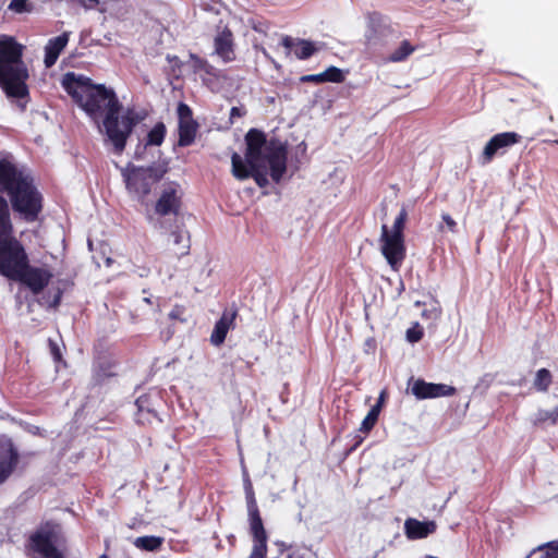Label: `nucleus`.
<instances>
[{
  "label": "nucleus",
  "mask_w": 558,
  "mask_h": 558,
  "mask_svg": "<svg viewBox=\"0 0 558 558\" xmlns=\"http://www.w3.org/2000/svg\"><path fill=\"white\" fill-rule=\"evenodd\" d=\"M114 368L116 363L110 356L102 354V352L98 354L94 363L93 379L95 385H100L107 378L116 376L117 373Z\"/></svg>",
  "instance_id": "20"
},
{
  "label": "nucleus",
  "mask_w": 558,
  "mask_h": 558,
  "mask_svg": "<svg viewBox=\"0 0 558 558\" xmlns=\"http://www.w3.org/2000/svg\"><path fill=\"white\" fill-rule=\"evenodd\" d=\"M551 383V373L547 368H541L536 372L533 386L537 391L546 392Z\"/></svg>",
  "instance_id": "25"
},
{
  "label": "nucleus",
  "mask_w": 558,
  "mask_h": 558,
  "mask_svg": "<svg viewBox=\"0 0 558 558\" xmlns=\"http://www.w3.org/2000/svg\"><path fill=\"white\" fill-rule=\"evenodd\" d=\"M68 41H69V33H66V32L48 40V43L45 47V59H44L45 65L47 68L52 66L57 62L60 53L66 47Z\"/></svg>",
  "instance_id": "21"
},
{
  "label": "nucleus",
  "mask_w": 558,
  "mask_h": 558,
  "mask_svg": "<svg viewBox=\"0 0 558 558\" xmlns=\"http://www.w3.org/2000/svg\"><path fill=\"white\" fill-rule=\"evenodd\" d=\"M171 241L178 248L174 251V254L178 257L184 256L189 254L190 251V238L185 234L183 230L177 229L170 234Z\"/></svg>",
  "instance_id": "23"
},
{
  "label": "nucleus",
  "mask_w": 558,
  "mask_h": 558,
  "mask_svg": "<svg viewBox=\"0 0 558 558\" xmlns=\"http://www.w3.org/2000/svg\"><path fill=\"white\" fill-rule=\"evenodd\" d=\"M234 36L228 25H222L220 21L216 27L214 37V52L223 61L232 62L235 60Z\"/></svg>",
  "instance_id": "14"
},
{
  "label": "nucleus",
  "mask_w": 558,
  "mask_h": 558,
  "mask_svg": "<svg viewBox=\"0 0 558 558\" xmlns=\"http://www.w3.org/2000/svg\"><path fill=\"white\" fill-rule=\"evenodd\" d=\"M549 550L541 551L539 555L532 554L529 558H558V543L551 542L548 544Z\"/></svg>",
  "instance_id": "33"
},
{
  "label": "nucleus",
  "mask_w": 558,
  "mask_h": 558,
  "mask_svg": "<svg viewBox=\"0 0 558 558\" xmlns=\"http://www.w3.org/2000/svg\"><path fill=\"white\" fill-rule=\"evenodd\" d=\"M521 138V135L515 132H502L494 135L483 149V163H489L497 154H505L507 148L519 144Z\"/></svg>",
  "instance_id": "13"
},
{
  "label": "nucleus",
  "mask_w": 558,
  "mask_h": 558,
  "mask_svg": "<svg viewBox=\"0 0 558 558\" xmlns=\"http://www.w3.org/2000/svg\"><path fill=\"white\" fill-rule=\"evenodd\" d=\"M22 58L23 46L13 37L0 39V87L9 98L29 97L26 84L29 74Z\"/></svg>",
  "instance_id": "5"
},
{
  "label": "nucleus",
  "mask_w": 558,
  "mask_h": 558,
  "mask_svg": "<svg viewBox=\"0 0 558 558\" xmlns=\"http://www.w3.org/2000/svg\"><path fill=\"white\" fill-rule=\"evenodd\" d=\"M62 86L73 101L95 122L101 119L105 134L117 155H121L134 128L143 120L135 109H123L116 92L104 84H95L90 77L69 72Z\"/></svg>",
  "instance_id": "1"
},
{
  "label": "nucleus",
  "mask_w": 558,
  "mask_h": 558,
  "mask_svg": "<svg viewBox=\"0 0 558 558\" xmlns=\"http://www.w3.org/2000/svg\"><path fill=\"white\" fill-rule=\"evenodd\" d=\"M287 558H305V557L295 551H291V553H288Z\"/></svg>",
  "instance_id": "44"
},
{
  "label": "nucleus",
  "mask_w": 558,
  "mask_h": 558,
  "mask_svg": "<svg viewBox=\"0 0 558 558\" xmlns=\"http://www.w3.org/2000/svg\"><path fill=\"white\" fill-rule=\"evenodd\" d=\"M236 315L238 312L235 308L225 310L222 312L210 335V342L213 345L219 347L223 343L228 331L234 327Z\"/></svg>",
  "instance_id": "18"
},
{
  "label": "nucleus",
  "mask_w": 558,
  "mask_h": 558,
  "mask_svg": "<svg viewBox=\"0 0 558 558\" xmlns=\"http://www.w3.org/2000/svg\"><path fill=\"white\" fill-rule=\"evenodd\" d=\"M244 142L245 160L238 153L231 156L232 175L240 181L253 178L259 187H265L268 165L272 181L279 183L287 171V144L276 137L267 140L265 132L255 128L246 132Z\"/></svg>",
  "instance_id": "2"
},
{
  "label": "nucleus",
  "mask_w": 558,
  "mask_h": 558,
  "mask_svg": "<svg viewBox=\"0 0 558 558\" xmlns=\"http://www.w3.org/2000/svg\"><path fill=\"white\" fill-rule=\"evenodd\" d=\"M424 336V329L418 323H414L405 332V338L410 343L420 341Z\"/></svg>",
  "instance_id": "32"
},
{
  "label": "nucleus",
  "mask_w": 558,
  "mask_h": 558,
  "mask_svg": "<svg viewBox=\"0 0 558 558\" xmlns=\"http://www.w3.org/2000/svg\"><path fill=\"white\" fill-rule=\"evenodd\" d=\"M274 545L278 548V551L280 555L284 554L286 551L291 553L292 545L288 544L283 541L277 539L274 542Z\"/></svg>",
  "instance_id": "39"
},
{
  "label": "nucleus",
  "mask_w": 558,
  "mask_h": 558,
  "mask_svg": "<svg viewBox=\"0 0 558 558\" xmlns=\"http://www.w3.org/2000/svg\"><path fill=\"white\" fill-rule=\"evenodd\" d=\"M19 463L20 452L13 440L5 435L0 436V485L10 478Z\"/></svg>",
  "instance_id": "12"
},
{
  "label": "nucleus",
  "mask_w": 558,
  "mask_h": 558,
  "mask_svg": "<svg viewBox=\"0 0 558 558\" xmlns=\"http://www.w3.org/2000/svg\"><path fill=\"white\" fill-rule=\"evenodd\" d=\"M245 114V111H243L241 108L239 107H232L231 110H230V119H233V118H241Z\"/></svg>",
  "instance_id": "42"
},
{
  "label": "nucleus",
  "mask_w": 558,
  "mask_h": 558,
  "mask_svg": "<svg viewBox=\"0 0 558 558\" xmlns=\"http://www.w3.org/2000/svg\"><path fill=\"white\" fill-rule=\"evenodd\" d=\"M387 399H388V391L386 388H384L378 396L376 404H374L372 408H377V412L380 413Z\"/></svg>",
  "instance_id": "38"
},
{
  "label": "nucleus",
  "mask_w": 558,
  "mask_h": 558,
  "mask_svg": "<svg viewBox=\"0 0 558 558\" xmlns=\"http://www.w3.org/2000/svg\"><path fill=\"white\" fill-rule=\"evenodd\" d=\"M546 422H550L551 425L558 424V407L551 411L541 410L537 412L534 424L538 426Z\"/></svg>",
  "instance_id": "29"
},
{
  "label": "nucleus",
  "mask_w": 558,
  "mask_h": 558,
  "mask_svg": "<svg viewBox=\"0 0 558 558\" xmlns=\"http://www.w3.org/2000/svg\"><path fill=\"white\" fill-rule=\"evenodd\" d=\"M179 125H178V145L187 147L192 145L196 138L198 123L193 118V111L189 105L179 102L177 108Z\"/></svg>",
  "instance_id": "11"
},
{
  "label": "nucleus",
  "mask_w": 558,
  "mask_h": 558,
  "mask_svg": "<svg viewBox=\"0 0 558 558\" xmlns=\"http://www.w3.org/2000/svg\"><path fill=\"white\" fill-rule=\"evenodd\" d=\"M128 192L143 202L158 183L162 173L153 167H132L122 172Z\"/></svg>",
  "instance_id": "9"
},
{
  "label": "nucleus",
  "mask_w": 558,
  "mask_h": 558,
  "mask_svg": "<svg viewBox=\"0 0 558 558\" xmlns=\"http://www.w3.org/2000/svg\"><path fill=\"white\" fill-rule=\"evenodd\" d=\"M441 218L450 232L456 233L458 231V225L449 214H442Z\"/></svg>",
  "instance_id": "36"
},
{
  "label": "nucleus",
  "mask_w": 558,
  "mask_h": 558,
  "mask_svg": "<svg viewBox=\"0 0 558 558\" xmlns=\"http://www.w3.org/2000/svg\"><path fill=\"white\" fill-rule=\"evenodd\" d=\"M58 283L60 286L56 289L52 299L49 301V307L53 310L60 306L64 291L74 286V282L68 279L59 280Z\"/></svg>",
  "instance_id": "26"
},
{
  "label": "nucleus",
  "mask_w": 558,
  "mask_h": 558,
  "mask_svg": "<svg viewBox=\"0 0 558 558\" xmlns=\"http://www.w3.org/2000/svg\"><path fill=\"white\" fill-rule=\"evenodd\" d=\"M99 558H109V556L107 554H102L99 556Z\"/></svg>",
  "instance_id": "46"
},
{
  "label": "nucleus",
  "mask_w": 558,
  "mask_h": 558,
  "mask_svg": "<svg viewBox=\"0 0 558 558\" xmlns=\"http://www.w3.org/2000/svg\"><path fill=\"white\" fill-rule=\"evenodd\" d=\"M183 192L179 183L169 182L166 184L155 203L154 211L160 218L173 217L174 220L182 210Z\"/></svg>",
  "instance_id": "10"
},
{
  "label": "nucleus",
  "mask_w": 558,
  "mask_h": 558,
  "mask_svg": "<svg viewBox=\"0 0 558 558\" xmlns=\"http://www.w3.org/2000/svg\"><path fill=\"white\" fill-rule=\"evenodd\" d=\"M167 129L163 122H157L148 132L146 145L160 146L166 137Z\"/></svg>",
  "instance_id": "24"
},
{
  "label": "nucleus",
  "mask_w": 558,
  "mask_h": 558,
  "mask_svg": "<svg viewBox=\"0 0 558 558\" xmlns=\"http://www.w3.org/2000/svg\"><path fill=\"white\" fill-rule=\"evenodd\" d=\"M245 500L250 533L253 538V547L248 558H267L268 535L264 526L260 511L255 497V492L250 480L244 484Z\"/></svg>",
  "instance_id": "8"
},
{
  "label": "nucleus",
  "mask_w": 558,
  "mask_h": 558,
  "mask_svg": "<svg viewBox=\"0 0 558 558\" xmlns=\"http://www.w3.org/2000/svg\"><path fill=\"white\" fill-rule=\"evenodd\" d=\"M0 275L40 294L53 275L47 267L33 266L23 243L15 236L9 202L0 194Z\"/></svg>",
  "instance_id": "3"
},
{
  "label": "nucleus",
  "mask_w": 558,
  "mask_h": 558,
  "mask_svg": "<svg viewBox=\"0 0 558 558\" xmlns=\"http://www.w3.org/2000/svg\"><path fill=\"white\" fill-rule=\"evenodd\" d=\"M100 0H78L80 4L86 9H92L99 3Z\"/></svg>",
  "instance_id": "43"
},
{
  "label": "nucleus",
  "mask_w": 558,
  "mask_h": 558,
  "mask_svg": "<svg viewBox=\"0 0 558 558\" xmlns=\"http://www.w3.org/2000/svg\"><path fill=\"white\" fill-rule=\"evenodd\" d=\"M105 544H106V548L108 549L109 548V541H106Z\"/></svg>",
  "instance_id": "49"
},
{
  "label": "nucleus",
  "mask_w": 558,
  "mask_h": 558,
  "mask_svg": "<svg viewBox=\"0 0 558 558\" xmlns=\"http://www.w3.org/2000/svg\"><path fill=\"white\" fill-rule=\"evenodd\" d=\"M185 312V307L183 305H174L171 312L169 313V317L174 320H181L183 322L184 318L182 317Z\"/></svg>",
  "instance_id": "35"
},
{
  "label": "nucleus",
  "mask_w": 558,
  "mask_h": 558,
  "mask_svg": "<svg viewBox=\"0 0 558 558\" xmlns=\"http://www.w3.org/2000/svg\"><path fill=\"white\" fill-rule=\"evenodd\" d=\"M405 534L410 539L425 538L433 534L437 525L435 521H418L416 519H407L404 523Z\"/></svg>",
  "instance_id": "19"
},
{
  "label": "nucleus",
  "mask_w": 558,
  "mask_h": 558,
  "mask_svg": "<svg viewBox=\"0 0 558 558\" xmlns=\"http://www.w3.org/2000/svg\"><path fill=\"white\" fill-rule=\"evenodd\" d=\"M190 60L192 62L194 72H205L209 75L214 74L215 68L206 59L201 58L197 54L191 53Z\"/></svg>",
  "instance_id": "28"
},
{
  "label": "nucleus",
  "mask_w": 558,
  "mask_h": 558,
  "mask_svg": "<svg viewBox=\"0 0 558 558\" xmlns=\"http://www.w3.org/2000/svg\"><path fill=\"white\" fill-rule=\"evenodd\" d=\"M371 19H372L373 21H375V20H380V15H379L378 13H373V14H372V16H371Z\"/></svg>",
  "instance_id": "45"
},
{
  "label": "nucleus",
  "mask_w": 558,
  "mask_h": 558,
  "mask_svg": "<svg viewBox=\"0 0 558 558\" xmlns=\"http://www.w3.org/2000/svg\"><path fill=\"white\" fill-rule=\"evenodd\" d=\"M281 45L288 50V53L293 51L299 60H307L318 51L315 43L307 39L293 38L289 35L282 36Z\"/></svg>",
  "instance_id": "17"
},
{
  "label": "nucleus",
  "mask_w": 558,
  "mask_h": 558,
  "mask_svg": "<svg viewBox=\"0 0 558 558\" xmlns=\"http://www.w3.org/2000/svg\"><path fill=\"white\" fill-rule=\"evenodd\" d=\"M161 398L158 393H144L140 396L136 401V416L135 420L141 425L151 424L158 420V407L160 405Z\"/></svg>",
  "instance_id": "16"
},
{
  "label": "nucleus",
  "mask_w": 558,
  "mask_h": 558,
  "mask_svg": "<svg viewBox=\"0 0 558 558\" xmlns=\"http://www.w3.org/2000/svg\"><path fill=\"white\" fill-rule=\"evenodd\" d=\"M65 542L62 524L50 519L41 521L31 533L25 548L33 558H65L61 549Z\"/></svg>",
  "instance_id": "6"
},
{
  "label": "nucleus",
  "mask_w": 558,
  "mask_h": 558,
  "mask_svg": "<svg viewBox=\"0 0 558 558\" xmlns=\"http://www.w3.org/2000/svg\"><path fill=\"white\" fill-rule=\"evenodd\" d=\"M438 230L442 232V231H444V226H442V225H439V226H438Z\"/></svg>",
  "instance_id": "47"
},
{
  "label": "nucleus",
  "mask_w": 558,
  "mask_h": 558,
  "mask_svg": "<svg viewBox=\"0 0 558 558\" xmlns=\"http://www.w3.org/2000/svg\"><path fill=\"white\" fill-rule=\"evenodd\" d=\"M28 0H12L9 8L17 13L26 11Z\"/></svg>",
  "instance_id": "37"
},
{
  "label": "nucleus",
  "mask_w": 558,
  "mask_h": 558,
  "mask_svg": "<svg viewBox=\"0 0 558 558\" xmlns=\"http://www.w3.org/2000/svg\"><path fill=\"white\" fill-rule=\"evenodd\" d=\"M413 51H414V47L411 45V43L409 40H403L401 43L400 47L390 54L389 61H391V62L404 61Z\"/></svg>",
  "instance_id": "27"
},
{
  "label": "nucleus",
  "mask_w": 558,
  "mask_h": 558,
  "mask_svg": "<svg viewBox=\"0 0 558 558\" xmlns=\"http://www.w3.org/2000/svg\"><path fill=\"white\" fill-rule=\"evenodd\" d=\"M0 194H7L14 213L34 222L44 208V197L29 173L8 158L0 159Z\"/></svg>",
  "instance_id": "4"
},
{
  "label": "nucleus",
  "mask_w": 558,
  "mask_h": 558,
  "mask_svg": "<svg viewBox=\"0 0 558 558\" xmlns=\"http://www.w3.org/2000/svg\"><path fill=\"white\" fill-rule=\"evenodd\" d=\"M408 220V210L402 206L396 217L392 228L381 226L380 251L392 270L398 271L407 256L404 229Z\"/></svg>",
  "instance_id": "7"
},
{
  "label": "nucleus",
  "mask_w": 558,
  "mask_h": 558,
  "mask_svg": "<svg viewBox=\"0 0 558 558\" xmlns=\"http://www.w3.org/2000/svg\"><path fill=\"white\" fill-rule=\"evenodd\" d=\"M411 392L416 399L425 400L454 396L457 389L450 385L427 383L418 378L413 381Z\"/></svg>",
  "instance_id": "15"
},
{
  "label": "nucleus",
  "mask_w": 558,
  "mask_h": 558,
  "mask_svg": "<svg viewBox=\"0 0 558 558\" xmlns=\"http://www.w3.org/2000/svg\"><path fill=\"white\" fill-rule=\"evenodd\" d=\"M134 546L138 549L146 551H156L161 548L163 538L155 535L140 536L133 542Z\"/></svg>",
  "instance_id": "22"
},
{
  "label": "nucleus",
  "mask_w": 558,
  "mask_h": 558,
  "mask_svg": "<svg viewBox=\"0 0 558 558\" xmlns=\"http://www.w3.org/2000/svg\"><path fill=\"white\" fill-rule=\"evenodd\" d=\"M422 315L424 317H428V318H432V319H437L440 317L441 315V310L438 308V307H433L432 310H425L423 311Z\"/></svg>",
  "instance_id": "40"
},
{
  "label": "nucleus",
  "mask_w": 558,
  "mask_h": 558,
  "mask_svg": "<svg viewBox=\"0 0 558 558\" xmlns=\"http://www.w3.org/2000/svg\"><path fill=\"white\" fill-rule=\"evenodd\" d=\"M301 83H312V84H322L325 83V77L323 73L318 74H306L300 77Z\"/></svg>",
  "instance_id": "34"
},
{
  "label": "nucleus",
  "mask_w": 558,
  "mask_h": 558,
  "mask_svg": "<svg viewBox=\"0 0 558 558\" xmlns=\"http://www.w3.org/2000/svg\"><path fill=\"white\" fill-rule=\"evenodd\" d=\"M51 355H52L53 361L57 364V366H56L57 371H59V368H60L59 364H62L63 367H66L65 361L62 360L61 351H51Z\"/></svg>",
  "instance_id": "41"
},
{
  "label": "nucleus",
  "mask_w": 558,
  "mask_h": 558,
  "mask_svg": "<svg viewBox=\"0 0 558 558\" xmlns=\"http://www.w3.org/2000/svg\"><path fill=\"white\" fill-rule=\"evenodd\" d=\"M372 39H373V37H372L371 35H367V40H368V43H371V41H372Z\"/></svg>",
  "instance_id": "48"
},
{
  "label": "nucleus",
  "mask_w": 558,
  "mask_h": 558,
  "mask_svg": "<svg viewBox=\"0 0 558 558\" xmlns=\"http://www.w3.org/2000/svg\"><path fill=\"white\" fill-rule=\"evenodd\" d=\"M325 83L331 82V83H342L345 80V76L341 69L337 66H329L324 72Z\"/></svg>",
  "instance_id": "31"
},
{
  "label": "nucleus",
  "mask_w": 558,
  "mask_h": 558,
  "mask_svg": "<svg viewBox=\"0 0 558 558\" xmlns=\"http://www.w3.org/2000/svg\"><path fill=\"white\" fill-rule=\"evenodd\" d=\"M553 143L558 144V140L554 141Z\"/></svg>",
  "instance_id": "50"
},
{
  "label": "nucleus",
  "mask_w": 558,
  "mask_h": 558,
  "mask_svg": "<svg viewBox=\"0 0 558 558\" xmlns=\"http://www.w3.org/2000/svg\"><path fill=\"white\" fill-rule=\"evenodd\" d=\"M379 414L380 413L377 412V408H371L367 415L364 417V420L361 423L360 432H362L364 434H368L376 425Z\"/></svg>",
  "instance_id": "30"
}]
</instances>
